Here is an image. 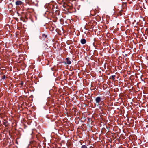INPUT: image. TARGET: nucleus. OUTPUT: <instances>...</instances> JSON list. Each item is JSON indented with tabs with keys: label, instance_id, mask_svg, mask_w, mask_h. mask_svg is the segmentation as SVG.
Masks as SVG:
<instances>
[{
	"label": "nucleus",
	"instance_id": "obj_1",
	"mask_svg": "<svg viewBox=\"0 0 148 148\" xmlns=\"http://www.w3.org/2000/svg\"><path fill=\"white\" fill-rule=\"evenodd\" d=\"M101 100V97H97L95 99L96 103L98 104H99Z\"/></svg>",
	"mask_w": 148,
	"mask_h": 148
},
{
	"label": "nucleus",
	"instance_id": "obj_2",
	"mask_svg": "<svg viewBox=\"0 0 148 148\" xmlns=\"http://www.w3.org/2000/svg\"><path fill=\"white\" fill-rule=\"evenodd\" d=\"M66 63L68 64H71V62L70 60V58H66Z\"/></svg>",
	"mask_w": 148,
	"mask_h": 148
},
{
	"label": "nucleus",
	"instance_id": "obj_3",
	"mask_svg": "<svg viewBox=\"0 0 148 148\" xmlns=\"http://www.w3.org/2000/svg\"><path fill=\"white\" fill-rule=\"evenodd\" d=\"M22 4V2L20 1H17L16 2V5H21Z\"/></svg>",
	"mask_w": 148,
	"mask_h": 148
},
{
	"label": "nucleus",
	"instance_id": "obj_4",
	"mask_svg": "<svg viewBox=\"0 0 148 148\" xmlns=\"http://www.w3.org/2000/svg\"><path fill=\"white\" fill-rule=\"evenodd\" d=\"M81 42L82 44H85L86 42V41L84 39H82L81 40Z\"/></svg>",
	"mask_w": 148,
	"mask_h": 148
},
{
	"label": "nucleus",
	"instance_id": "obj_5",
	"mask_svg": "<svg viewBox=\"0 0 148 148\" xmlns=\"http://www.w3.org/2000/svg\"><path fill=\"white\" fill-rule=\"evenodd\" d=\"M116 76L115 75H113L111 76L109 78L110 79H112L113 80H115V77Z\"/></svg>",
	"mask_w": 148,
	"mask_h": 148
},
{
	"label": "nucleus",
	"instance_id": "obj_6",
	"mask_svg": "<svg viewBox=\"0 0 148 148\" xmlns=\"http://www.w3.org/2000/svg\"><path fill=\"white\" fill-rule=\"evenodd\" d=\"M49 29L51 31H52L54 30V28L53 27H50Z\"/></svg>",
	"mask_w": 148,
	"mask_h": 148
},
{
	"label": "nucleus",
	"instance_id": "obj_7",
	"mask_svg": "<svg viewBox=\"0 0 148 148\" xmlns=\"http://www.w3.org/2000/svg\"><path fill=\"white\" fill-rule=\"evenodd\" d=\"M43 47H44L45 48H47L48 47V46L46 44H44Z\"/></svg>",
	"mask_w": 148,
	"mask_h": 148
},
{
	"label": "nucleus",
	"instance_id": "obj_8",
	"mask_svg": "<svg viewBox=\"0 0 148 148\" xmlns=\"http://www.w3.org/2000/svg\"><path fill=\"white\" fill-rule=\"evenodd\" d=\"M87 148V147L85 145H83L81 147V148Z\"/></svg>",
	"mask_w": 148,
	"mask_h": 148
},
{
	"label": "nucleus",
	"instance_id": "obj_9",
	"mask_svg": "<svg viewBox=\"0 0 148 148\" xmlns=\"http://www.w3.org/2000/svg\"><path fill=\"white\" fill-rule=\"evenodd\" d=\"M42 36L43 37H44V36L45 37V38H46L47 37V35H45V34H42Z\"/></svg>",
	"mask_w": 148,
	"mask_h": 148
},
{
	"label": "nucleus",
	"instance_id": "obj_10",
	"mask_svg": "<svg viewBox=\"0 0 148 148\" xmlns=\"http://www.w3.org/2000/svg\"><path fill=\"white\" fill-rule=\"evenodd\" d=\"M6 78V76L5 75H4L2 76V79H5Z\"/></svg>",
	"mask_w": 148,
	"mask_h": 148
},
{
	"label": "nucleus",
	"instance_id": "obj_11",
	"mask_svg": "<svg viewBox=\"0 0 148 148\" xmlns=\"http://www.w3.org/2000/svg\"><path fill=\"white\" fill-rule=\"evenodd\" d=\"M50 7L51 8H52V9H53V8H54V6L52 5H50Z\"/></svg>",
	"mask_w": 148,
	"mask_h": 148
},
{
	"label": "nucleus",
	"instance_id": "obj_12",
	"mask_svg": "<svg viewBox=\"0 0 148 148\" xmlns=\"http://www.w3.org/2000/svg\"><path fill=\"white\" fill-rule=\"evenodd\" d=\"M10 12L12 14H14V12H13V11L12 10H10Z\"/></svg>",
	"mask_w": 148,
	"mask_h": 148
},
{
	"label": "nucleus",
	"instance_id": "obj_13",
	"mask_svg": "<svg viewBox=\"0 0 148 148\" xmlns=\"http://www.w3.org/2000/svg\"><path fill=\"white\" fill-rule=\"evenodd\" d=\"M20 84L21 85V86H22L23 85V82H21V83Z\"/></svg>",
	"mask_w": 148,
	"mask_h": 148
},
{
	"label": "nucleus",
	"instance_id": "obj_14",
	"mask_svg": "<svg viewBox=\"0 0 148 148\" xmlns=\"http://www.w3.org/2000/svg\"><path fill=\"white\" fill-rule=\"evenodd\" d=\"M6 123L5 122H3V125H6Z\"/></svg>",
	"mask_w": 148,
	"mask_h": 148
},
{
	"label": "nucleus",
	"instance_id": "obj_15",
	"mask_svg": "<svg viewBox=\"0 0 148 148\" xmlns=\"http://www.w3.org/2000/svg\"><path fill=\"white\" fill-rule=\"evenodd\" d=\"M60 79V78L59 77H57V79L59 80Z\"/></svg>",
	"mask_w": 148,
	"mask_h": 148
},
{
	"label": "nucleus",
	"instance_id": "obj_16",
	"mask_svg": "<svg viewBox=\"0 0 148 148\" xmlns=\"http://www.w3.org/2000/svg\"><path fill=\"white\" fill-rule=\"evenodd\" d=\"M10 4L12 6H13L12 4V3H10Z\"/></svg>",
	"mask_w": 148,
	"mask_h": 148
},
{
	"label": "nucleus",
	"instance_id": "obj_17",
	"mask_svg": "<svg viewBox=\"0 0 148 148\" xmlns=\"http://www.w3.org/2000/svg\"><path fill=\"white\" fill-rule=\"evenodd\" d=\"M145 38L146 39H147V37H145Z\"/></svg>",
	"mask_w": 148,
	"mask_h": 148
},
{
	"label": "nucleus",
	"instance_id": "obj_18",
	"mask_svg": "<svg viewBox=\"0 0 148 148\" xmlns=\"http://www.w3.org/2000/svg\"><path fill=\"white\" fill-rule=\"evenodd\" d=\"M82 1H84L85 0H81Z\"/></svg>",
	"mask_w": 148,
	"mask_h": 148
},
{
	"label": "nucleus",
	"instance_id": "obj_19",
	"mask_svg": "<svg viewBox=\"0 0 148 148\" xmlns=\"http://www.w3.org/2000/svg\"><path fill=\"white\" fill-rule=\"evenodd\" d=\"M13 2H14V0H13V1H12Z\"/></svg>",
	"mask_w": 148,
	"mask_h": 148
},
{
	"label": "nucleus",
	"instance_id": "obj_20",
	"mask_svg": "<svg viewBox=\"0 0 148 148\" xmlns=\"http://www.w3.org/2000/svg\"><path fill=\"white\" fill-rule=\"evenodd\" d=\"M126 56H127V54H126Z\"/></svg>",
	"mask_w": 148,
	"mask_h": 148
}]
</instances>
